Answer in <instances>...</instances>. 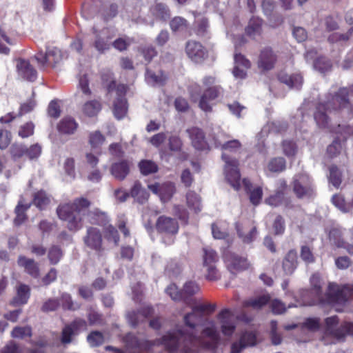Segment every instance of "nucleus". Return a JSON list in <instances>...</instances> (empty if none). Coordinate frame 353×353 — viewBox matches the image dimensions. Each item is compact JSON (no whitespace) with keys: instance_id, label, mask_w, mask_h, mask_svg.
<instances>
[{"instance_id":"cd10ccee","label":"nucleus","mask_w":353,"mask_h":353,"mask_svg":"<svg viewBox=\"0 0 353 353\" xmlns=\"http://www.w3.org/2000/svg\"><path fill=\"white\" fill-rule=\"evenodd\" d=\"M188 133L192 141V145L197 150H203L206 147V142L203 132L197 128L188 130Z\"/></svg>"},{"instance_id":"2f4dec72","label":"nucleus","mask_w":353,"mask_h":353,"mask_svg":"<svg viewBox=\"0 0 353 353\" xmlns=\"http://www.w3.org/2000/svg\"><path fill=\"white\" fill-rule=\"evenodd\" d=\"M297 266V254L295 250H290L283 261V269L285 274H291Z\"/></svg>"},{"instance_id":"79ce46f5","label":"nucleus","mask_w":353,"mask_h":353,"mask_svg":"<svg viewBox=\"0 0 353 353\" xmlns=\"http://www.w3.org/2000/svg\"><path fill=\"white\" fill-rule=\"evenodd\" d=\"M186 202L188 208L195 213H197L201 210L200 198L195 192H188L186 195Z\"/></svg>"},{"instance_id":"13d9d810","label":"nucleus","mask_w":353,"mask_h":353,"mask_svg":"<svg viewBox=\"0 0 353 353\" xmlns=\"http://www.w3.org/2000/svg\"><path fill=\"white\" fill-rule=\"evenodd\" d=\"M188 26L187 21L181 17H176L170 21V28L173 31H183Z\"/></svg>"},{"instance_id":"a18cd8bd","label":"nucleus","mask_w":353,"mask_h":353,"mask_svg":"<svg viewBox=\"0 0 353 353\" xmlns=\"http://www.w3.org/2000/svg\"><path fill=\"white\" fill-rule=\"evenodd\" d=\"M10 334L12 338L20 339L30 337L32 336V328L29 325L16 326L12 330Z\"/></svg>"},{"instance_id":"20e7f679","label":"nucleus","mask_w":353,"mask_h":353,"mask_svg":"<svg viewBox=\"0 0 353 353\" xmlns=\"http://www.w3.org/2000/svg\"><path fill=\"white\" fill-rule=\"evenodd\" d=\"M90 204L86 199L79 198L72 203L60 205L57 212L59 219L66 223L70 231L77 232L83 228Z\"/></svg>"},{"instance_id":"c85d7f7f","label":"nucleus","mask_w":353,"mask_h":353,"mask_svg":"<svg viewBox=\"0 0 353 353\" xmlns=\"http://www.w3.org/2000/svg\"><path fill=\"white\" fill-rule=\"evenodd\" d=\"M130 171V165L125 161H122L113 163L110 168L112 175L118 180H123L128 174Z\"/></svg>"},{"instance_id":"473e14b6","label":"nucleus","mask_w":353,"mask_h":353,"mask_svg":"<svg viewBox=\"0 0 353 353\" xmlns=\"http://www.w3.org/2000/svg\"><path fill=\"white\" fill-rule=\"evenodd\" d=\"M203 319V316L198 311H196L194 307L191 312L185 314L183 321L186 326L191 329H194L199 325Z\"/></svg>"},{"instance_id":"de8ad7c7","label":"nucleus","mask_w":353,"mask_h":353,"mask_svg":"<svg viewBox=\"0 0 353 353\" xmlns=\"http://www.w3.org/2000/svg\"><path fill=\"white\" fill-rule=\"evenodd\" d=\"M152 14L161 20H166L170 17V11L168 7L163 3L156 4L151 10Z\"/></svg>"},{"instance_id":"39448f33","label":"nucleus","mask_w":353,"mask_h":353,"mask_svg":"<svg viewBox=\"0 0 353 353\" xmlns=\"http://www.w3.org/2000/svg\"><path fill=\"white\" fill-rule=\"evenodd\" d=\"M109 94L116 99L113 103V114L117 119L124 118L128 112V104L125 99L126 87L123 84L116 86L114 82L110 84L108 87Z\"/></svg>"},{"instance_id":"338daca9","label":"nucleus","mask_w":353,"mask_h":353,"mask_svg":"<svg viewBox=\"0 0 353 353\" xmlns=\"http://www.w3.org/2000/svg\"><path fill=\"white\" fill-rule=\"evenodd\" d=\"M342 148V145L339 139H335L332 144H330L327 149V154L331 157H334L338 154Z\"/></svg>"},{"instance_id":"c9c22d12","label":"nucleus","mask_w":353,"mask_h":353,"mask_svg":"<svg viewBox=\"0 0 353 353\" xmlns=\"http://www.w3.org/2000/svg\"><path fill=\"white\" fill-rule=\"evenodd\" d=\"M270 299V297L268 294L260 295L245 301L243 306L245 307H250L253 309L258 310L266 305L269 302Z\"/></svg>"},{"instance_id":"58836bf2","label":"nucleus","mask_w":353,"mask_h":353,"mask_svg":"<svg viewBox=\"0 0 353 353\" xmlns=\"http://www.w3.org/2000/svg\"><path fill=\"white\" fill-rule=\"evenodd\" d=\"M262 21L259 18H252L250 20L248 26L245 28L248 35L255 38L261 33Z\"/></svg>"},{"instance_id":"052dcab7","label":"nucleus","mask_w":353,"mask_h":353,"mask_svg":"<svg viewBox=\"0 0 353 353\" xmlns=\"http://www.w3.org/2000/svg\"><path fill=\"white\" fill-rule=\"evenodd\" d=\"M34 125L32 123H26L20 126L18 134L21 138H27L32 135L34 133Z\"/></svg>"},{"instance_id":"6e6552de","label":"nucleus","mask_w":353,"mask_h":353,"mask_svg":"<svg viewBox=\"0 0 353 353\" xmlns=\"http://www.w3.org/2000/svg\"><path fill=\"white\" fill-rule=\"evenodd\" d=\"M219 261L217 253L209 248H203V268L206 272L205 276L209 280H216L219 278L216 264Z\"/></svg>"},{"instance_id":"f8f14e48","label":"nucleus","mask_w":353,"mask_h":353,"mask_svg":"<svg viewBox=\"0 0 353 353\" xmlns=\"http://www.w3.org/2000/svg\"><path fill=\"white\" fill-rule=\"evenodd\" d=\"M217 320L222 334L227 337L232 336L235 331L236 324L231 311L228 309L223 310L217 315Z\"/></svg>"},{"instance_id":"e433bc0d","label":"nucleus","mask_w":353,"mask_h":353,"mask_svg":"<svg viewBox=\"0 0 353 353\" xmlns=\"http://www.w3.org/2000/svg\"><path fill=\"white\" fill-rule=\"evenodd\" d=\"M30 297V288L28 285L21 284L17 288V296L13 299L12 304L23 305L27 303Z\"/></svg>"},{"instance_id":"9d476101","label":"nucleus","mask_w":353,"mask_h":353,"mask_svg":"<svg viewBox=\"0 0 353 353\" xmlns=\"http://www.w3.org/2000/svg\"><path fill=\"white\" fill-rule=\"evenodd\" d=\"M41 152L42 147L39 143L32 144L28 148L23 145L14 144L10 149L11 155L14 159L26 157L30 160H36L41 156Z\"/></svg>"},{"instance_id":"4c0bfd02","label":"nucleus","mask_w":353,"mask_h":353,"mask_svg":"<svg viewBox=\"0 0 353 353\" xmlns=\"http://www.w3.org/2000/svg\"><path fill=\"white\" fill-rule=\"evenodd\" d=\"M105 141V136L99 130L92 131L88 134V141L92 149L99 148Z\"/></svg>"},{"instance_id":"5fc2aeb1","label":"nucleus","mask_w":353,"mask_h":353,"mask_svg":"<svg viewBox=\"0 0 353 353\" xmlns=\"http://www.w3.org/2000/svg\"><path fill=\"white\" fill-rule=\"evenodd\" d=\"M87 341L90 346H99L104 342V337L101 332L95 331L88 336Z\"/></svg>"},{"instance_id":"37998d69","label":"nucleus","mask_w":353,"mask_h":353,"mask_svg":"<svg viewBox=\"0 0 353 353\" xmlns=\"http://www.w3.org/2000/svg\"><path fill=\"white\" fill-rule=\"evenodd\" d=\"M241 26H234L231 27L227 32L228 37L233 41L235 47L241 46L245 42L244 37L241 35Z\"/></svg>"},{"instance_id":"f03ea898","label":"nucleus","mask_w":353,"mask_h":353,"mask_svg":"<svg viewBox=\"0 0 353 353\" xmlns=\"http://www.w3.org/2000/svg\"><path fill=\"white\" fill-rule=\"evenodd\" d=\"M347 90L345 88L338 90H332L317 105L314 112V120L319 128H329L330 118L328 113L337 110L350 109L347 98Z\"/></svg>"},{"instance_id":"aec40b11","label":"nucleus","mask_w":353,"mask_h":353,"mask_svg":"<svg viewBox=\"0 0 353 353\" xmlns=\"http://www.w3.org/2000/svg\"><path fill=\"white\" fill-rule=\"evenodd\" d=\"M83 241L85 244L90 249L97 251L101 249L102 236L99 230L97 228L91 227L88 228Z\"/></svg>"},{"instance_id":"864d4df0","label":"nucleus","mask_w":353,"mask_h":353,"mask_svg":"<svg viewBox=\"0 0 353 353\" xmlns=\"http://www.w3.org/2000/svg\"><path fill=\"white\" fill-rule=\"evenodd\" d=\"M332 203L343 212H347L351 209V207L345 202V200L341 195H334L332 199Z\"/></svg>"},{"instance_id":"e2e57ef3","label":"nucleus","mask_w":353,"mask_h":353,"mask_svg":"<svg viewBox=\"0 0 353 353\" xmlns=\"http://www.w3.org/2000/svg\"><path fill=\"white\" fill-rule=\"evenodd\" d=\"M166 292L174 301H179L184 299L183 294L178 290V288L174 284L170 285L166 289Z\"/></svg>"},{"instance_id":"6ab92c4d","label":"nucleus","mask_w":353,"mask_h":353,"mask_svg":"<svg viewBox=\"0 0 353 353\" xmlns=\"http://www.w3.org/2000/svg\"><path fill=\"white\" fill-rule=\"evenodd\" d=\"M276 61V54L271 48H265L260 53L257 62L258 67L263 71L270 70L274 68Z\"/></svg>"},{"instance_id":"2eb2a0df","label":"nucleus","mask_w":353,"mask_h":353,"mask_svg":"<svg viewBox=\"0 0 353 353\" xmlns=\"http://www.w3.org/2000/svg\"><path fill=\"white\" fill-rule=\"evenodd\" d=\"M148 188L154 194L159 195L163 202L169 201L175 192V188L172 183L150 184L148 185Z\"/></svg>"},{"instance_id":"4be33fe9","label":"nucleus","mask_w":353,"mask_h":353,"mask_svg":"<svg viewBox=\"0 0 353 353\" xmlns=\"http://www.w3.org/2000/svg\"><path fill=\"white\" fill-rule=\"evenodd\" d=\"M36 59L39 63L44 65L46 63L50 65H55L59 63L62 59V54L59 49L57 48H49L46 53H39L36 56Z\"/></svg>"},{"instance_id":"393cba45","label":"nucleus","mask_w":353,"mask_h":353,"mask_svg":"<svg viewBox=\"0 0 353 353\" xmlns=\"http://www.w3.org/2000/svg\"><path fill=\"white\" fill-rule=\"evenodd\" d=\"M250 67V61L242 54L237 53L234 54V67L232 72L235 78L244 79L246 76L247 70Z\"/></svg>"},{"instance_id":"69168bd1","label":"nucleus","mask_w":353,"mask_h":353,"mask_svg":"<svg viewBox=\"0 0 353 353\" xmlns=\"http://www.w3.org/2000/svg\"><path fill=\"white\" fill-rule=\"evenodd\" d=\"M198 291V285L194 282L189 281L185 283L182 293L183 294L185 299V296L192 295Z\"/></svg>"},{"instance_id":"f704fd0d","label":"nucleus","mask_w":353,"mask_h":353,"mask_svg":"<svg viewBox=\"0 0 353 353\" xmlns=\"http://www.w3.org/2000/svg\"><path fill=\"white\" fill-rule=\"evenodd\" d=\"M101 109V103L98 100H90L85 102L82 106L83 113L89 117L96 116Z\"/></svg>"},{"instance_id":"0e129e2a","label":"nucleus","mask_w":353,"mask_h":353,"mask_svg":"<svg viewBox=\"0 0 353 353\" xmlns=\"http://www.w3.org/2000/svg\"><path fill=\"white\" fill-rule=\"evenodd\" d=\"M301 259L306 263H311L314 261V256L311 249L306 245L301 247Z\"/></svg>"},{"instance_id":"a878e982","label":"nucleus","mask_w":353,"mask_h":353,"mask_svg":"<svg viewBox=\"0 0 353 353\" xmlns=\"http://www.w3.org/2000/svg\"><path fill=\"white\" fill-rule=\"evenodd\" d=\"M17 69L19 74L30 81H34L37 78V71L24 59H19L17 61Z\"/></svg>"},{"instance_id":"7ed1b4c3","label":"nucleus","mask_w":353,"mask_h":353,"mask_svg":"<svg viewBox=\"0 0 353 353\" xmlns=\"http://www.w3.org/2000/svg\"><path fill=\"white\" fill-rule=\"evenodd\" d=\"M215 142L216 147H220L223 151L222 159L225 163L224 167L225 179L234 190H239L241 184L238 169L239 163L236 160L230 158L228 153L239 149L241 143L236 139L227 141L225 135L223 134L217 135Z\"/></svg>"},{"instance_id":"423d86ee","label":"nucleus","mask_w":353,"mask_h":353,"mask_svg":"<svg viewBox=\"0 0 353 353\" xmlns=\"http://www.w3.org/2000/svg\"><path fill=\"white\" fill-rule=\"evenodd\" d=\"M216 83V78L212 76L205 77L203 79V85L207 88L201 97L199 105L205 112L211 110L210 101L215 99L221 92L220 86H213Z\"/></svg>"},{"instance_id":"8fccbe9b","label":"nucleus","mask_w":353,"mask_h":353,"mask_svg":"<svg viewBox=\"0 0 353 353\" xmlns=\"http://www.w3.org/2000/svg\"><path fill=\"white\" fill-rule=\"evenodd\" d=\"M139 168L143 174L148 175L157 171V165L152 161L144 160L139 163Z\"/></svg>"},{"instance_id":"72a5a7b5","label":"nucleus","mask_w":353,"mask_h":353,"mask_svg":"<svg viewBox=\"0 0 353 353\" xmlns=\"http://www.w3.org/2000/svg\"><path fill=\"white\" fill-rule=\"evenodd\" d=\"M242 184L243 185V188L246 192L250 191V199L252 204L254 205H258L262 198V189L260 187H257L254 188L252 191L250 190L251 183L249 180L247 179H244L242 181Z\"/></svg>"},{"instance_id":"f3484780","label":"nucleus","mask_w":353,"mask_h":353,"mask_svg":"<svg viewBox=\"0 0 353 353\" xmlns=\"http://www.w3.org/2000/svg\"><path fill=\"white\" fill-rule=\"evenodd\" d=\"M256 343V336L255 332L245 331L242 333L239 341L232 345L231 353H240L245 347L254 345Z\"/></svg>"},{"instance_id":"bb28decb","label":"nucleus","mask_w":353,"mask_h":353,"mask_svg":"<svg viewBox=\"0 0 353 353\" xmlns=\"http://www.w3.org/2000/svg\"><path fill=\"white\" fill-rule=\"evenodd\" d=\"M78 123L71 117L63 118L57 125L59 132L63 134H73L77 130Z\"/></svg>"},{"instance_id":"b1692460","label":"nucleus","mask_w":353,"mask_h":353,"mask_svg":"<svg viewBox=\"0 0 353 353\" xmlns=\"http://www.w3.org/2000/svg\"><path fill=\"white\" fill-rule=\"evenodd\" d=\"M157 228L161 232L175 234L178 232L179 225L174 219L162 216L157 220Z\"/></svg>"},{"instance_id":"412c9836","label":"nucleus","mask_w":353,"mask_h":353,"mask_svg":"<svg viewBox=\"0 0 353 353\" xmlns=\"http://www.w3.org/2000/svg\"><path fill=\"white\" fill-rule=\"evenodd\" d=\"M109 32L110 30L108 28H103L101 30H98L96 28H94L95 37L94 46L97 50L101 53L104 52L110 48L108 40L112 37L109 36Z\"/></svg>"},{"instance_id":"9b49d317","label":"nucleus","mask_w":353,"mask_h":353,"mask_svg":"<svg viewBox=\"0 0 353 353\" xmlns=\"http://www.w3.org/2000/svg\"><path fill=\"white\" fill-rule=\"evenodd\" d=\"M293 190L299 198L310 196L313 189L309 176L306 174L296 175L293 181Z\"/></svg>"},{"instance_id":"3c124183","label":"nucleus","mask_w":353,"mask_h":353,"mask_svg":"<svg viewBox=\"0 0 353 353\" xmlns=\"http://www.w3.org/2000/svg\"><path fill=\"white\" fill-rule=\"evenodd\" d=\"M282 150L284 154L290 158L296 155L297 146L294 142L289 140H285L282 143Z\"/></svg>"},{"instance_id":"bf43d9fd","label":"nucleus","mask_w":353,"mask_h":353,"mask_svg":"<svg viewBox=\"0 0 353 353\" xmlns=\"http://www.w3.org/2000/svg\"><path fill=\"white\" fill-rule=\"evenodd\" d=\"M63 253L61 249L57 246L50 248L48 252V259L51 264H57L62 257Z\"/></svg>"},{"instance_id":"0eeeda50","label":"nucleus","mask_w":353,"mask_h":353,"mask_svg":"<svg viewBox=\"0 0 353 353\" xmlns=\"http://www.w3.org/2000/svg\"><path fill=\"white\" fill-rule=\"evenodd\" d=\"M353 297V287H339L336 284L331 283L328 286L327 298L326 303L332 305H342L348 298Z\"/></svg>"},{"instance_id":"ea45409f","label":"nucleus","mask_w":353,"mask_h":353,"mask_svg":"<svg viewBox=\"0 0 353 353\" xmlns=\"http://www.w3.org/2000/svg\"><path fill=\"white\" fill-rule=\"evenodd\" d=\"M152 312V309L150 307L144 308L141 312H132L128 314V320L131 325L135 326L138 324L139 321H141L146 316H149Z\"/></svg>"},{"instance_id":"774afa93","label":"nucleus","mask_w":353,"mask_h":353,"mask_svg":"<svg viewBox=\"0 0 353 353\" xmlns=\"http://www.w3.org/2000/svg\"><path fill=\"white\" fill-rule=\"evenodd\" d=\"M270 307L272 312L276 314H281L286 311V307L283 303L278 299L273 300L270 303Z\"/></svg>"},{"instance_id":"680f3d73","label":"nucleus","mask_w":353,"mask_h":353,"mask_svg":"<svg viewBox=\"0 0 353 353\" xmlns=\"http://www.w3.org/2000/svg\"><path fill=\"white\" fill-rule=\"evenodd\" d=\"M330 181L336 188L341 184V172L336 166H331L330 168Z\"/></svg>"},{"instance_id":"c756f323","label":"nucleus","mask_w":353,"mask_h":353,"mask_svg":"<svg viewBox=\"0 0 353 353\" xmlns=\"http://www.w3.org/2000/svg\"><path fill=\"white\" fill-rule=\"evenodd\" d=\"M17 263L20 267L23 268L25 271L32 276L37 277L39 276V267L34 260L20 256Z\"/></svg>"},{"instance_id":"1a4fd4ad","label":"nucleus","mask_w":353,"mask_h":353,"mask_svg":"<svg viewBox=\"0 0 353 353\" xmlns=\"http://www.w3.org/2000/svg\"><path fill=\"white\" fill-rule=\"evenodd\" d=\"M330 239L339 248H343L353 254V229L341 230L334 228L330 232Z\"/></svg>"},{"instance_id":"a211bd4d","label":"nucleus","mask_w":353,"mask_h":353,"mask_svg":"<svg viewBox=\"0 0 353 353\" xmlns=\"http://www.w3.org/2000/svg\"><path fill=\"white\" fill-rule=\"evenodd\" d=\"M86 329V322L82 319L74 321L71 325L66 326L62 332L61 341L63 343H69L72 337L79 332Z\"/></svg>"},{"instance_id":"c03bdc74","label":"nucleus","mask_w":353,"mask_h":353,"mask_svg":"<svg viewBox=\"0 0 353 353\" xmlns=\"http://www.w3.org/2000/svg\"><path fill=\"white\" fill-rule=\"evenodd\" d=\"M286 163L283 157L272 159L268 163V170L271 172H280L285 169Z\"/></svg>"},{"instance_id":"4d7b16f0","label":"nucleus","mask_w":353,"mask_h":353,"mask_svg":"<svg viewBox=\"0 0 353 353\" xmlns=\"http://www.w3.org/2000/svg\"><path fill=\"white\" fill-rule=\"evenodd\" d=\"M331 67L330 61L324 57H319L314 62V68L321 72L328 71Z\"/></svg>"},{"instance_id":"09e8293b","label":"nucleus","mask_w":353,"mask_h":353,"mask_svg":"<svg viewBox=\"0 0 353 353\" xmlns=\"http://www.w3.org/2000/svg\"><path fill=\"white\" fill-rule=\"evenodd\" d=\"M50 202V198L43 191L35 194L33 203L39 209H44Z\"/></svg>"},{"instance_id":"7c9ffc66","label":"nucleus","mask_w":353,"mask_h":353,"mask_svg":"<svg viewBox=\"0 0 353 353\" xmlns=\"http://www.w3.org/2000/svg\"><path fill=\"white\" fill-rule=\"evenodd\" d=\"M281 83L286 84L290 88L299 89L303 84V79L300 74H288L281 72L279 75Z\"/></svg>"},{"instance_id":"a19ab883","label":"nucleus","mask_w":353,"mask_h":353,"mask_svg":"<svg viewBox=\"0 0 353 353\" xmlns=\"http://www.w3.org/2000/svg\"><path fill=\"white\" fill-rule=\"evenodd\" d=\"M131 196L139 203H143L148 199L149 194L145 190L141 188L139 182H136L130 192Z\"/></svg>"},{"instance_id":"5701e85b","label":"nucleus","mask_w":353,"mask_h":353,"mask_svg":"<svg viewBox=\"0 0 353 353\" xmlns=\"http://www.w3.org/2000/svg\"><path fill=\"white\" fill-rule=\"evenodd\" d=\"M186 53L196 63L201 62L206 57V52L201 44L193 41L188 42Z\"/></svg>"},{"instance_id":"dca6fc26","label":"nucleus","mask_w":353,"mask_h":353,"mask_svg":"<svg viewBox=\"0 0 353 353\" xmlns=\"http://www.w3.org/2000/svg\"><path fill=\"white\" fill-rule=\"evenodd\" d=\"M225 261L229 270L234 274L244 270L249 266L246 259L232 253L225 256Z\"/></svg>"},{"instance_id":"4468645a","label":"nucleus","mask_w":353,"mask_h":353,"mask_svg":"<svg viewBox=\"0 0 353 353\" xmlns=\"http://www.w3.org/2000/svg\"><path fill=\"white\" fill-rule=\"evenodd\" d=\"M236 230L238 236L244 243H252L257 236L256 226L249 221L237 223Z\"/></svg>"},{"instance_id":"f257e3e1","label":"nucleus","mask_w":353,"mask_h":353,"mask_svg":"<svg viewBox=\"0 0 353 353\" xmlns=\"http://www.w3.org/2000/svg\"><path fill=\"white\" fill-rule=\"evenodd\" d=\"M221 340L220 333L213 321H207L199 335L194 333H185L181 329L168 332L161 339L153 341H139L132 334L125 338L127 348L125 352L116 350L112 353H137L131 349L138 347L141 350L151 352L154 346L163 345L168 353H177L181 341H187L194 345H199L209 350H214Z\"/></svg>"},{"instance_id":"6e6d98bb","label":"nucleus","mask_w":353,"mask_h":353,"mask_svg":"<svg viewBox=\"0 0 353 353\" xmlns=\"http://www.w3.org/2000/svg\"><path fill=\"white\" fill-rule=\"evenodd\" d=\"M29 207L30 205H23L21 201L19 203L15 209L17 216L14 219V223L16 225H20L24 221V220L26 219V215L24 214V212Z\"/></svg>"},{"instance_id":"ddd939ff","label":"nucleus","mask_w":353,"mask_h":353,"mask_svg":"<svg viewBox=\"0 0 353 353\" xmlns=\"http://www.w3.org/2000/svg\"><path fill=\"white\" fill-rule=\"evenodd\" d=\"M337 322L338 319L336 316L329 317L325 319L327 333L334 336L337 339H341L346 334H353V323H345L339 329H334Z\"/></svg>"},{"instance_id":"603ef678","label":"nucleus","mask_w":353,"mask_h":353,"mask_svg":"<svg viewBox=\"0 0 353 353\" xmlns=\"http://www.w3.org/2000/svg\"><path fill=\"white\" fill-rule=\"evenodd\" d=\"M104 236L108 241L112 242L114 245L118 244V232L117 230L112 225H109L105 228L104 231Z\"/></svg>"},{"instance_id":"49530a36","label":"nucleus","mask_w":353,"mask_h":353,"mask_svg":"<svg viewBox=\"0 0 353 353\" xmlns=\"http://www.w3.org/2000/svg\"><path fill=\"white\" fill-rule=\"evenodd\" d=\"M145 79L149 84L152 85H162L164 83L166 79V77L161 72H159L158 74H155L148 70L145 74Z\"/></svg>"}]
</instances>
